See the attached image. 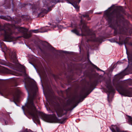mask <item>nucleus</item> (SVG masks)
Wrapping results in <instances>:
<instances>
[{"instance_id": "9b49d317", "label": "nucleus", "mask_w": 132, "mask_h": 132, "mask_svg": "<svg viewBox=\"0 0 132 132\" xmlns=\"http://www.w3.org/2000/svg\"><path fill=\"white\" fill-rule=\"evenodd\" d=\"M46 32V31H44L43 32Z\"/></svg>"}, {"instance_id": "9d476101", "label": "nucleus", "mask_w": 132, "mask_h": 132, "mask_svg": "<svg viewBox=\"0 0 132 132\" xmlns=\"http://www.w3.org/2000/svg\"><path fill=\"white\" fill-rule=\"evenodd\" d=\"M56 113H57V115H58V116H59L58 115V113H57V112H56Z\"/></svg>"}, {"instance_id": "f03ea898", "label": "nucleus", "mask_w": 132, "mask_h": 132, "mask_svg": "<svg viewBox=\"0 0 132 132\" xmlns=\"http://www.w3.org/2000/svg\"><path fill=\"white\" fill-rule=\"evenodd\" d=\"M43 118L45 121L50 123L55 122L57 120L55 115L54 114L52 115L44 114Z\"/></svg>"}, {"instance_id": "6e6552de", "label": "nucleus", "mask_w": 132, "mask_h": 132, "mask_svg": "<svg viewBox=\"0 0 132 132\" xmlns=\"http://www.w3.org/2000/svg\"><path fill=\"white\" fill-rule=\"evenodd\" d=\"M128 117H129L130 119L132 120V118H131V117L130 116H128Z\"/></svg>"}, {"instance_id": "f8f14e48", "label": "nucleus", "mask_w": 132, "mask_h": 132, "mask_svg": "<svg viewBox=\"0 0 132 132\" xmlns=\"http://www.w3.org/2000/svg\"><path fill=\"white\" fill-rule=\"evenodd\" d=\"M100 13H99L98 14H100Z\"/></svg>"}, {"instance_id": "20e7f679", "label": "nucleus", "mask_w": 132, "mask_h": 132, "mask_svg": "<svg viewBox=\"0 0 132 132\" xmlns=\"http://www.w3.org/2000/svg\"><path fill=\"white\" fill-rule=\"evenodd\" d=\"M20 29V31L22 32H27L28 30L27 29L24 28H21Z\"/></svg>"}, {"instance_id": "f257e3e1", "label": "nucleus", "mask_w": 132, "mask_h": 132, "mask_svg": "<svg viewBox=\"0 0 132 132\" xmlns=\"http://www.w3.org/2000/svg\"><path fill=\"white\" fill-rule=\"evenodd\" d=\"M27 107L30 111V114L33 117V120H34L38 121V119L36 116L37 111L32 101H31L28 104Z\"/></svg>"}, {"instance_id": "7ed1b4c3", "label": "nucleus", "mask_w": 132, "mask_h": 132, "mask_svg": "<svg viewBox=\"0 0 132 132\" xmlns=\"http://www.w3.org/2000/svg\"><path fill=\"white\" fill-rule=\"evenodd\" d=\"M82 29L81 30V33L80 34L79 32L76 29H74L71 30V32L76 34L77 35L82 36H85L88 35V34H85L84 33H87L88 31V28L86 27L85 25L82 24Z\"/></svg>"}, {"instance_id": "0eeeda50", "label": "nucleus", "mask_w": 132, "mask_h": 132, "mask_svg": "<svg viewBox=\"0 0 132 132\" xmlns=\"http://www.w3.org/2000/svg\"><path fill=\"white\" fill-rule=\"evenodd\" d=\"M82 16L84 17H88V15L87 14H86L85 15H83Z\"/></svg>"}, {"instance_id": "39448f33", "label": "nucleus", "mask_w": 132, "mask_h": 132, "mask_svg": "<svg viewBox=\"0 0 132 132\" xmlns=\"http://www.w3.org/2000/svg\"><path fill=\"white\" fill-rule=\"evenodd\" d=\"M31 36V34H25L24 36V37L25 38H28Z\"/></svg>"}, {"instance_id": "1a4fd4ad", "label": "nucleus", "mask_w": 132, "mask_h": 132, "mask_svg": "<svg viewBox=\"0 0 132 132\" xmlns=\"http://www.w3.org/2000/svg\"><path fill=\"white\" fill-rule=\"evenodd\" d=\"M75 7L77 9H79V7L78 6H76Z\"/></svg>"}, {"instance_id": "423d86ee", "label": "nucleus", "mask_w": 132, "mask_h": 132, "mask_svg": "<svg viewBox=\"0 0 132 132\" xmlns=\"http://www.w3.org/2000/svg\"><path fill=\"white\" fill-rule=\"evenodd\" d=\"M31 32H33L35 33H37L38 32H39L38 31V30H31L30 31Z\"/></svg>"}]
</instances>
